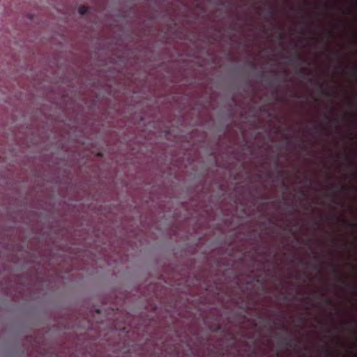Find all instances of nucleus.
<instances>
[{
    "mask_svg": "<svg viewBox=\"0 0 357 357\" xmlns=\"http://www.w3.org/2000/svg\"><path fill=\"white\" fill-rule=\"evenodd\" d=\"M88 11V8L86 7V6H80L79 8H78V12L79 14L81 15H84L85 13H86Z\"/></svg>",
    "mask_w": 357,
    "mask_h": 357,
    "instance_id": "obj_1",
    "label": "nucleus"
}]
</instances>
